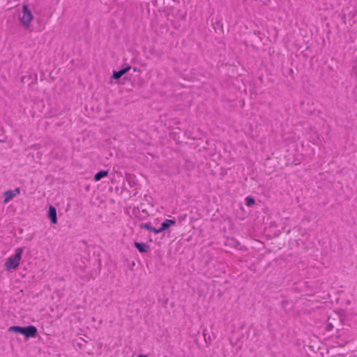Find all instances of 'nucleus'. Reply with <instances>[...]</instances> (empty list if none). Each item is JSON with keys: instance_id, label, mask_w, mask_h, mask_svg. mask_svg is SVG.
Returning a JSON list of instances; mask_svg holds the SVG:
<instances>
[{"instance_id": "2", "label": "nucleus", "mask_w": 357, "mask_h": 357, "mask_svg": "<svg viewBox=\"0 0 357 357\" xmlns=\"http://www.w3.org/2000/svg\"><path fill=\"white\" fill-rule=\"evenodd\" d=\"M23 250V248H17L15 255L7 259L4 264V266L6 270L9 271L12 269H15L18 266L22 258Z\"/></svg>"}, {"instance_id": "1", "label": "nucleus", "mask_w": 357, "mask_h": 357, "mask_svg": "<svg viewBox=\"0 0 357 357\" xmlns=\"http://www.w3.org/2000/svg\"><path fill=\"white\" fill-rule=\"evenodd\" d=\"M8 332H13L23 335L26 339L36 337L38 335V330L34 326H28L25 327L20 326H13L8 328Z\"/></svg>"}, {"instance_id": "15", "label": "nucleus", "mask_w": 357, "mask_h": 357, "mask_svg": "<svg viewBox=\"0 0 357 357\" xmlns=\"http://www.w3.org/2000/svg\"><path fill=\"white\" fill-rule=\"evenodd\" d=\"M24 77H22V82H24Z\"/></svg>"}, {"instance_id": "4", "label": "nucleus", "mask_w": 357, "mask_h": 357, "mask_svg": "<svg viewBox=\"0 0 357 357\" xmlns=\"http://www.w3.org/2000/svg\"><path fill=\"white\" fill-rule=\"evenodd\" d=\"M176 221L172 219H166L162 222L160 228L158 229V234L167 231L172 225H175Z\"/></svg>"}, {"instance_id": "5", "label": "nucleus", "mask_w": 357, "mask_h": 357, "mask_svg": "<svg viewBox=\"0 0 357 357\" xmlns=\"http://www.w3.org/2000/svg\"><path fill=\"white\" fill-rule=\"evenodd\" d=\"M131 68L130 66L128 64H126L121 69H120L118 71H114L112 77L114 79H119L121 78L124 74H126L127 72L129 71V70Z\"/></svg>"}, {"instance_id": "13", "label": "nucleus", "mask_w": 357, "mask_h": 357, "mask_svg": "<svg viewBox=\"0 0 357 357\" xmlns=\"http://www.w3.org/2000/svg\"><path fill=\"white\" fill-rule=\"evenodd\" d=\"M333 328V325L331 324H328L326 330L331 331Z\"/></svg>"}, {"instance_id": "14", "label": "nucleus", "mask_w": 357, "mask_h": 357, "mask_svg": "<svg viewBox=\"0 0 357 357\" xmlns=\"http://www.w3.org/2000/svg\"><path fill=\"white\" fill-rule=\"evenodd\" d=\"M137 357H147V356H146V355H139V356H137Z\"/></svg>"}, {"instance_id": "3", "label": "nucleus", "mask_w": 357, "mask_h": 357, "mask_svg": "<svg viewBox=\"0 0 357 357\" xmlns=\"http://www.w3.org/2000/svg\"><path fill=\"white\" fill-rule=\"evenodd\" d=\"M33 15L29 8L27 5L22 6V15L20 17V21L21 24L26 28L28 29L30 26V23L33 20Z\"/></svg>"}, {"instance_id": "6", "label": "nucleus", "mask_w": 357, "mask_h": 357, "mask_svg": "<svg viewBox=\"0 0 357 357\" xmlns=\"http://www.w3.org/2000/svg\"><path fill=\"white\" fill-rule=\"evenodd\" d=\"M135 247L138 250V251L141 253H147L151 250L150 246L145 243H139L135 241L134 243Z\"/></svg>"}, {"instance_id": "8", "label": "nucleus", "mask_w": 357, "mask_h": 357, "mask_svg": "<svg viewBox=\"0 0 357 357\" xmlns=\"http://www.w3.org/2000/svg\"><path fill=\"white\" fill-rule=\"evenodd\" d=\"M108 173L109 172L107 170H101V171L98 172L94 176V181H100L102 178L107 176L108 175Z\"/></svg>"}, {"instance_id": "12", "label": "nucleus", "mask_w": 357, "mask_h": 357, "mask_svg": "<svg viewBox=\"0 0 357 357\" xmlns=\"http://www.w3.org/2000/svg\"><path fill=\"white\" fill-rule=\"evenodd\" d=\"M11 191L14 193L15 196L20 193V189L19 188H16L15 190H11Z\"/></svg>"}, {"instance_id": "7", "label": "nucleus", "mask_w": 357, "mask_h": 357, "mask_svg": "<svg viewBox=\"0 0 357 357\" xmlns=\"http://www.w3.org/2000/svg\"><path fill=\"white\" fill-rule=\"evenodd\" d=\"M48 217L53 224H56L57 222L56 210L52 206L49 207Z\"/></svg>"}, {"instance_id": "10", "label": "nucleus", "mask_w": 357, "mask_h": 357, "mask_svg": "<svg viewBox=\"0 0 357 357\" xmlns=\"http://www.w3.org/2000/svg\"><path fill=\"white\" fill-rule=\"evenodd\" d=\"M15 196L14 195V193L11 191V190H7L4 192V200L3 203H7L10 200H11L13 197Z\"/></svg>"}, {"instance_id": "11", "label": "nucleus", "mask_w": 357, "mask_h": 357, "mask_svg": "<svg viewBox=\"0 0 357 357\" xmlns=\"http://www.w3.org/2000/svg\"><path fill=\"white\" fill-rule=\"evenodd\" d=\"M245 201H246L245 204L248 206H252L255 204V202L254 198L252 197H246Z\"/></svg>"}, {"instance_id": "9", "label": "nucleus", "mask_w": 357, "mask_h": 357, "mask_svg": "<svg viewBox=\"0 0 357 357\" xmlns=\"http://www.w3.org/2000/svg\"><path fill=\"white\" fill-rule=\"evenodd\" d=\"M139 227L141 229H146L149 231H153L155 234H156V227L151 226V223L149 222L141 223L139 225Z\"/></svg>"}]
</instances>
